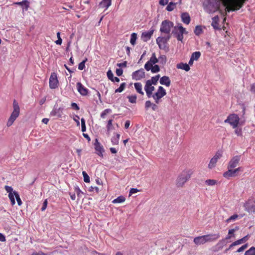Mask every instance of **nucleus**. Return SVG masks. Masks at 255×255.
<instances>
[{
  "instance_id": "f257e3e1",
  "label": "nucleus",
  "mask_w": 255,
  "mask_h": 255,
  "mask_svg": "<svg viewBox=\"0 0 255 255\" xmlns=\"http://www.w3.org/2000/svg\"><path fill=\"white\" fill-rule=\"evenodd\" d=\"M248 0H206L204 5L205 10L209 13L218 11L222 3L226 6L227 11H235L242 8Z\"/></svg>"
},
{
  "instance_id": "f03ea898",
  "label": "nucleus",
  "mask_w": 255,
  "mask_h": 255,
  "mask_svg": "<svg viewBox=\"0 0 255 255\" xmlns=\"http://www.w3.org/2000/svg\"><path fill=\"white\" fill-rule=\"evenodd\" d=\"M220 234H208L197 236L194 238V244L197 246L202 245L208 242H213L217 241L220 238Z\"/></svg>"
},
{
  "instance_id": "7ed1b4c3",
  "label": "nucleus",
  "mask_w": 255,
  "mask_h": 255,
  "mask_svg": "<svg viewBox=\"0 0 255 255\" xmlns=\"http://www.w3.org/2000/svg\"><path fill=\"white\" fill-rule=\"evenodd\" d=\"M191 175L192 172L190 170H184L176 179V187H183L186 182L190 180Z\"/></svg>"
},
{
  "instance_id": "20e7f679",
  "label": "nucleus",
  "mask_w": 255,
  "mask_h": 255,
  "mask_svg": "<svg viewBox=\"0 0 255 255\" xmlns=\"http://www.w3.org/2000/svg\"><path fill=\"white\" fill-rule=\"evenodd\" d=\"M12 106L13 111L7 121V127H10L20 114V109L19 106L15 100L13 102Z\"/></svg>"
},
{
  "instance_id": "39448f33",
  "label": "nucleus",
  "mask_w": 255,
  "mask_h": 255,
  "mask_svg": "<svg viewBox=\"0 0 255 255\" xmlns=\"http://www.w3.org/2000/svg\"><path fill=\"white\" fill-rule=\"evenodd\" d=\"M187 33L185 27H183L181 24H179L174 27L172 33L176 37L179 41H182L184 38L183 34Z\"/></svg>"
},
{
  "instance_id": "423d86ee",
  "label": "nucleus",
  "mask_w": 255,
  "mask_h": 255,
  "mask_svg": "<svg viewBox=\"0 0 255 255\" xmlns=\"http://www.w3.org/2000/svg\"><path fill=\"white\" fill-rule=\"evenodd\" d=\"M174 27L173 22L169 20H164L161 22L160 31L162 33H165L167 35L170 34L172 27Z\"/></svg>"
},
{
  "instance_id": "0eeeda50",
  "label": "nucleus",
  "mask_w": 255,
  "mask_h": 255,
  "mask_svg": "<svg viewBox=\"0 0 255 255\" xmlns=\"http://www.w3.org/2000/svg\"><path fill=\"white\" fill-rule=\"evenodd\" d=\"M240 121V118L238 115L232 114L228 116L226 120L224 121V123L229 124L233 128H235L238 127Z\"/></svg>"
},
{
  "instance_id": "6e6552de",
  "label": "nucleus",
  "mask_w": 255,
  "mask_h": 255,
  "mask_svg": "<svg viewBox=\"0 0 255 255\" xmlns=\"http://www.w3.org/2000/svg\"><path fill=\"white\" fill-rule=\"evenodd\" d=\"M166 94V91L164 90V88L162 86H159L157 92L152 95L155 103L159 104L161 98L165 96Z\"/></svg>"
},
{
  "instance_id": "1a4fd4ad",
  "label": "nucleus",
  "mask_w": 255,
  "mask_h": 255,
  "mask_svg": "<svg viewBox=\"0 0 255 255\" xmlns=\"http://www.w3.org/2000/svg\"><path fill=\"white\" fill-rule=\"evenodd\" d=\"M171 38V35L166 36H159L156 38V43L160 49H165L167 47V42Z\"/></svg>"
},
{
  "instance_id": "9d476101",
  "label": "nucleus",
  "mask_w": 255,
  "mask_h": 255,
  "mask_svg": "<svg viewBox=\"0 0 255 255\" xmlns=\"http://www.w3.org/2000/svg\"><path fill=\"white\" fill-rule=\"evenodd\" d=\"M223 156V153L221 151H218L213 158L210 160L208 164L209 169H213L215 167L218 160Z\"/></svg>"
},
{
  "instance_id": "9b49d317",
  "label": "nucleus",
  "mask_w": 255,
  "mask_h": 255,
  "mask_svg": "<svg viewBox=\"0 0 255 255\" xmlns=\"http://www.w3.org/2000/svg\"><path fill=\"white\" fill-rule=\"evenodd\" d=\"M240 162V156H235L233 157L231 160H229V162L227 165L228 170H233L236 167L239 165V163Z\"/></svg>"
},
{
  "instance_id": "f8f14e48",
  "label": "nucleus",
  "mask_w": 255,
  "mask_h": 255,
  "mask_svg": "<svg viewBox=\"0 0 255 255\" xmlns=\"http://www.w3.org/2000/svg\"><path fill=\"white\" fill-rule=\"evenodd\" d=\"M243 171L242 167H238L237 168H235L233 170H228L227 171L224 172L223 176L226 178H229L238 175V172Z\"/></svg>"
},
{
  "instance_id": "ddd939ff",
  "label": "nucleus",
  "mask_w": 255,
  "mask_h": 255,
  "mask_svg": "<svg viewBox=\"0 0 255 255\" xmlns=\"http://www.w3.org/2000/svg\"><path fill=\"white\" fill-rule=\"evenodd\" d=\"M158 62V60L156 57V55L155 53H153L151 55V56L150 58L149 61H148L144 65V68L147 71H149V70L151 69L152 66L153 64H155Z\"/></svg>"
},
{
  "instance_id": "4468645a",
  "label": "nucleus",
  "mask_w": 255,
  "mask_h": 255,
  "mask_svg": "<svg viewBox=\"0 0 255 255\" xmlns=\"http://www.w3.org/2000/svg\"><path fill=\"white\" fill-rule=\"evenodd\" d=\"M238 230H239V227L238 226L236 227L235 229L229 230L228 235L226 237V238L220 241L217 245H219L221 247H223L224 245L226 244V240L230 239L232 237L234 236L235 232Z\"/></svg>"
},
{
  "instance_id": "2eb2a0df",
  "label": "nucleus",
  "mask_w": 255,
  "mask_h": 255,
  "mask_svg": "<svg viewBox=\"0 0 255 255\" xmlns=\"http://www.w3.org/2000/svg\"><path fill=\"white\" fill-rule=\"evenodd\" d=\"M49 87L51 89H55L58 87V80L56 73L53 72L49 78Z\"/></svg>"
},
{
  "instance_id": "dca6fc26",
  "label": "nucleus",
  "mask_w": 255,
  "mask_h": 255,
  "mask_svg": "<svg viewBox=\"0 0 255 255\" xmlns=\"http://www.w3.org/2000/svg\"><path fill=\"white\" fill-rule=\"evenodd\" d=\"M246 211L255 212V200L249 199L244 204Z\"/></svg>"
},
{
  "instance_id": "f3484780",
  "label": "nucleus",
  "mask_w": 255,
  "mask_h": 255,
  "mask_svg": "<svg viewBox=\"0 0 255 255\" xmlns=\"http://www.w3.org/2000/svg\"><path fill=\"white\" fill-rule=\"evenodd\" d=\"M152 83L149 80L146 81V84L144 86V90L146 93V96L148 98L152 97L153 91L154 90V87L152 86Z\"/></svg>"
},
{
  "instance_id": "a211bd4d",
  "label": "nucleus",
  "mask_w": 255,
  "mask_h": 255,
  "mask_svg": "<svg viewBox=\"0 0 255 255\" xmlns=\"http://www.w3.org/2000/svg\"><path fill=\"white\" fill-rule=\"evenodd\" d=\"M4 188L7 193H8V197L12 205H14L15 204V200L14 198L15 191H13L12 187L8 186V185H5Z\"/></svg>"
},
{
  "instance_id": "6ab92c4d",
  "label": "nucleus",
  "mask_w": 255,
  "mask_h": 255,
  "mask_svg": "<svg viewBox=\"0 0 255 255\" xmlns=\"http://www.w3.org/2000/svg\"><path fill=\"white\" fill-rule=\"evenodd\" d=\"M132 78L136 81L142 79L145 77V72L143 69L137 70L136 71L133 72L131 75Z\"/></svg>"
},
{
  "instance_id": "aec40b11",
  "label": "nucleus",
  "mask_w": 255,
  "mask_h": 255,
  "mask_svg": "<svg viewBox=\"0 0 255 255\" xmlns=\"http://www.w3.org/2000/svg\"><path fill=\"white\" fill-rule=\"evenodd\" d=\"M76 85L78 92L80 93L82 96H86L88 95L89 92L88 89L84 87L81 82H77Z\"/></svg>"
},
{
  "instance_id": "412c9836",
  "label": "nucleus",
  "mask_w": 255,
  "mask_h": 255,
  "mask_svg": "<svg viewBox=\"0 0 255 255\" xmlns=\"http://www.w3.org/2000/svg\"><path fill=\"white\" fill-rule=\"evenodd\" d=\"M95 147L96 150L97 151V154L99 156L103 157V152H104V148L101 144L99 142L98 139H96V141L95 143Z\"/></svg>"
},
{
  "instance_id": "4be33fe9",
  "label": "nucleus",
  "mask_w": 255,
  "mask_h": 255,
  "mask_svg": "<svg viewBox=\"0 0 255 255\" xmlns=\"http://www.w3.org/2000/svg\"><path fill=\"white\" fill-rule=\"evenodd\" d=\"M154 33V29H151L149 31H145L141 33V38L144 42H147L152 37Z\"/></svg>"
},
{
  "instance_id": "5701e85b",
  "label": "nucleus",
  "mask_w": 255,
  "mask_h": 255,
  "mask_svg": "<svg viewBox=\"0 0 255 255\" xmlns=\"http://www.w3.org/2000/svg\"><path fill=\"white\" fill-rule=\"evenodd\" d=\"M219 21L220 18L218 15L214 16V17L212 18V22L211 25L212 27H213L214 29H221V28L220 26Z\"/></svg>"
},
{
  "instance_id": "b1692460",
  "label": "nucleus",
  "mask_w": 255,
  "mask_h": 255,
  "mask_svg": "<svg viewBox=\"0 0 255 255\" xmlns=\"http://www.w3.org/2000/svg\"><path fill=\"white\" fill-rule=\"evenodd\" d=\"M181 17L182 21L185 24H189L191 21V18L188 12H184L182 13Z\"/></svg>"
},
{
  "instance_id": "393cba45",
  "label": "nucleus",
  "mask_w": 255,
  "mask_h": 255,
  "mask_svg": "<svg viewBox=\"0 0 255 255\" xmlns=\"http://www.w3.org/2000/svg\"><path fill=\"white\" fill-rule=\"evenodd\" d=\"M160 84L165 85L166 87H169L171 85V80L167 76H163L159 79Z\"/></svg>"
},
{
  "instance_id": "a878e982",
  "label": "nucleus",
  "mask_w": 255,
  "mask_h": 255,
  "mask_svg": "<svg viewBox=\"0 0 255 255\" xmlns=\"http://www.w3.org/2000/svg\"><path fill=\"white\" fill-rule=\"evenodd\" d=\"M13 4L22 6L24 8L25 10L27 11L29 7L30 2L28 0H23L21 2H13Z\"/></svg>"
},
{
  "instance_id": "bb28decb",
  "label": "nucleus",
  "mask_w": 255,
  "mask_h": 255,
  "mask_svg": "<svg viewBox=\"0 0 255 255\" xmlns=\"http://www.w3.org/2000/svg\"><path fill=\"white\" fill-rule=\"evenodd\" d=\"M112 0H102L99 3V6L102 8L107 9L111 6Z\"/></svg>"
},
{
  "instance_id": "cd10ccee",
  "label": "nucleus",
  "mask_w": 255,
  "mask_h": 255,
  "mask_svg": "<svg viewBox=\"0 0 255 255\" xmlns=\"http://www.w3.org/2000/svg\"><path fill=\"white\" fill-rule=\"evenodd\" d=\"M134 88L137 93L141 94L142 96L144 95V93L142 91V86L140 82H135L134 84Z\"/></svg>"
},
{
  "instance_id": "c85d7f7f",
  "label": "nucleus",
  "mask_w": 255,
  "mask_h": 255,
  "mask_svg": "<svg viewBox=\"0 0 255 255\" xmlns=\"http://www.w3.org/2000/svg\"><path fill=\"white\" fill-rule=\"evenodd\" d=\"M176 67L177 68L183 69L186 72L189 71L190 69L189 65H188V64L187 63H180L179 64H178Z\"/></svg>"
},
{
  "instance_id": "c756f323",
  "label": "nucleus",
  "mask_w": 255,
  "mask_h": 255,
  "mask_svg": "<svg viewBox=\"0 0 255 255\" xmlns=\"http://www.w3.org/2000/svg\"><path fill=\"white\" fill-rule=\"evenodd\" d=\"M120 133H117L115 136H114L111 138V142L113 145H118L119 144V139L120 137Z\"/></svg>"
},
{
  "instance_id": "7c9ffc66",
  "label": "nucleus",
  "mask_w": 255,
  "mask_h": 255,
  "mask_svg": "<svg viewBox=\"0 0 255 255\" xmlns=\"http://www.w3.org/2000/svg\"><path fill=\"white\" fill-rule=\"evenodd\" d=\"M177 3V2H169L167 7H166V10L168 11H172L173 10H174L175 7H176Z\"/></svg>"
},
{
  "instance_id": "2f4dec72",
  "label": "nucleus",
  "mask_w": 255,
  "mask_h": 255,
  "mask_svg": "<svg viewBox=\"0 0 255 255\" xmlns=\"http://www.w3.org/2000/svg\"><path fill=\"white\" fill-rule=\"evenodd\" d=\"M249 238V235H248L245 236L244 238L239 239L236 241H235V244H237V245H240L243 244V243L246 242L248 240Z\"/></svg>"
},
{
  "instance_id": "473e14b6",
  "label": "nucleus",
  "mask_w": 255,
  "mask_h": 255,
  "mask_svg": "<svg viewBox=\"0 0 255 255\" xmlns=\"http://www.w3.org/2000/svg\"><path fill=\"white\" fill-rule=\"evenodd\" d=\"M126 200V198L123 196H120L117 197L116 199H114L113 200V203H120L124 202Z\"/></svg>"
},
{
  "instance_id": "72a5a7b5",
  "label": "nucleus",
  "mask_w": 255,
  "mask_h": 255,
  "mask_svg": "<svg viewBox=\"0 0 255 255\" xmlns=\"http://www.w3.org/2000/svg\"><path fill=\"white\" fill-rule=\"evenodd\" d=\"M137 39V33H132L131 34L130 42L131 45H134L136 43V40Z\"/></svg>"
},
{
  "instance_id": "f704fd0d",
  "label": "nucleus",
  "mask_w": 255,
  "mask_h": 255,
  "mask_svg": "<svg viewBox=\"0 0 255 255\" xmlns=\"http://www.w3.org/2000/svg\"><path fill=\"white\" fill-rule=\"evenodd\" d=\"M160 75H157L154 77H153L151 78V79H148L149 81L151 82V84L157 85V83L159 79Z\"/></svg>"
},
{
  "instance_id": "c9c22d12",
  "label": "nucleus",
  "mask_w": 255,
  "mask_h": 255,
  "mask_svg": "<svg viewBox=\"0 0 255 255\" xmlns=\"http://www.w3.org/2000/svg\"><path fill=\"white\" fill-rule=\"evenodd\" d=\"M203 30H202V27L201 26H197L195 27L194 29V33L197 35L199 36L200 34L202 33Z\"/></svg>"
},
{
  "instance_id": "e433bc0d",
  "label": "nucleus",
  "mask_w": 255,
  "mask_h": 255,
  "mask_svg": "<svg viewBox=\"0 0 255 255\" xmlns=\"http://www.w3.org/2000/svg\"><path fill=\"white\" fill-rule=\"evenodd\" d=\"M245 255H255V247H251L249 250L246 251Z\"/></svg>"
},
{
  "instance_id": "4c0bfd02",
  "label": "nucleus",
  "mask_w": 255,
  "mask_h": 255,
  "mask_svg": "<svg viewBox=\"0 0 255 255\" xmlns=\"http://www.w3.org/2000/svg\"><path fill=\"white\" fill-rule=\"evenodd\" d=\"M200 56H201V53H200V51L194 52L191 54V57L193 58V59L194 60H198Z\"/></svg>"
},
{
  "instance_id": "58836bf2",
  "label": "nucleus",
  "mask_w": 255,
  "mask_h": 255,
  "mask_svg": "<svg viewBox=\"0 0 255 255\" xmlns=\"http://www.w3.org/2000/svg\"><path fill=\"white\" fill-rule=\"evenodd\" d=\"M238 217L239 215L238 214L233 215L232 216L228 218L227 220H226V222L227 223H230L231 221L237 220Z\"/></svg>"
},
{
  "instance_id": "ea45409f",
  "label": "nucleus",
  "mask_w": 255,
  "mask_h": 255,
  "mask_svg": "<svg viewBox=\"0 0 255 255\" xmlns=\"http://www.w3.org/2000/svg\"><path fill=\"white\" fill-rule=\"evenodd\" d=\"M126 84L125 82H123V83H122L120 85V87H119L118 88H117L116 90H115V92L116 93H121V92H122L124 90L125 87H126Z\"/></svg>"
},
{
  "instance_id": "a19ab883",
  "label": "nucleus",
  "mask_w": 255,
  "mask_h": 255,
  "mask_svg": "<svg viewBox=\"0 0 255 255\" xmlns=\"http://www.w3.org/2000/svg\"><path fill=\"white\" fill-rule=\"evenodd\" d=\"M111 112L112 111L111 109H106L101 113V118L103 119L105 118L106 115L109 114V113H111Z\"/></svg>"
},
{
  "instance_id": "79ce46f5",
  "label": "nucleus",
  "mask_w": 255,
  "mask_h": 255,
  "mask_svg": "<svg viewBox=\"0 0 255 255\" xmlns=\"http://www.w3.org/2000/svg\"><path fill=\"white\" fill-rule=\"evenodd\" d=\"M88 59L87 58L83 60L82 62L80 63L78 65V68L79 70H83L85 67V63L87 61Z\"/></svg>"
},
{
  "instance_id": "37998d69",
  "label": "nucleus",
  "mask_w": 255,
  "mask_h": 255,
  "mask_svg": "<svg viewBox=\"0 0 255 255\" xmlns=\"http://www.w3.org/2000/svg\"><path fill=\"white\" fill-rule=\"evenodd\" d=\"M235 133L237 136H243V130L241 128H235Z\"/></svg>"
},
{
  "instance_id": "c03bdc74",
  "label": "nucleus",
  "mask_w": 255,
  "mask_h": 255,
  "mask_svg": "<svg viewBox=\"0 0 255 255\" xmlns=\"http://www.w3.org/2000/svg\"><path fill=\"white\" fill-rule=\"evenodd\" d=\"M14 194H15V197L16 200H17L18 205L19 206L21 205L22 204V202L21 200L20 199V197L19 195L18 192H17V191H15Z\"/></svg>"
},
{
  "instance_id": "a18cd8bd",
  "label": "nucleus",
  "mask_w": 255,
  "mask_h": 255,
  "mask_svg": "<svg viewBox=\"0 0 255 255\" xmlns=\"http://www.w3.org/2000/svg\"><path fill=\"white\" fill-rule=\"evenodd\" d=\"M129 102L135 103L136 102L137 96L136 95H131L128 97Z\"/></svg>"
},
{
  "instance_id": "49530a36",
  "label": "nucleus",
  "mask_w": 255,
  "mask_h": 255,
  "mask_svg": "<svg viewBox=\"0 0 255 255\" xmlns=\"http://www.w3.org/2000/svg\"><path fill=\"white\" fill-rule=\"evenodd\" d=\"M152 73H157L159 72L160 67L159 66L155 65L154 66H151V69H150Z\"/></svg>"
},
{
  "instance_id": "de8ad7c7",
  "label": "nucleus",
  "mask_w": 255,
  "mask_h": 255,
  "mask_svg": "<svg viewBox=\"0 0 255 255\" xmlns=\"http://www.w3.org/2000/svg\"><path fill=\"white\" fill-rule=\"evenodd\" d=\"M205 183L208 185H214L217 184V181L209 179V180H207L205 181Z\"/></svg>"
},
{
  "instance_id": "09e8293b",
  "label": "nucleus",
  "mask_w": 255,
  "mask_h": 255,
  "mask_svg": "<svg viewBox=\"0 0 255 255\" xmlns=\"http://www.w3.org/2000/svg\"><path fill=\"white\" fill-rule=\"evenodd\" d=\"M82 175L83 177V180L85 182H89L90 181V177L86 171H83Z\"/></svg>"
},
{
  "instance_id": "8fccbe9b",
  "label": "nucleus",
  "mask_w": 255,
  "mask_h": 255,
  "mask_svg": "<svg viewBox=\"0 0 255 255\" xmlns=\"http://www.w3.org/2000/svg\"><path fill=\"white\" fill-rule=\"evenodd\" d=\"M81 130L82 132H85L86 130V126L85 123V120L84 118H82L81 120Z\"/></svg>"
},
{
  "instance_id": "3c124183",
  "label": "nucleus",
  "mask_w": 255,
  "mask_h": 255,
  "mask_svg": "<svg viewBox=\"0 0 255 255\" xmlns=\"http://www.w3.org/2000/svg\"><path fill=\"white\" fill-rule=\"evenodd\" d=\"M113 120L112 119H111V120H109L108 122V124L107 125V130L108 131H110L111 130V129H112V127H113V124H112V122H113Z\"/></svg>"
},
{
  "instance_id": "603ef678",
  "label": "nucleus",
  "mask_w": 255,
  "mask_h": 255,
  "mask_svg": "<svg viewBox=\"0 0 255 255\" xmlns=\"http://www.w3.org/2000/svg\"><path fill=\"white\" fill-rule=\"evenodd\" d=\"M107 76L109 79L111 80V81H114V76L110 70L107 73Z\"/></svg>"
},
{
  "instance_id": "864d4df0",
  "label": "nucleus",
  "mask_w": 255,
  "mask_h": 255,
  "mask_svg": "<svg viewBox=\"0 0 255 255\" xmlns=\"http://www.w3.org/2000/svg\"><path fill=\"white\" fill-rule=\"evenodd\" d=\"M248 247V245L247 244L242 245V246L241 247H240V248L238 249V250H237V252H243V251H245L246 250V249Z\"/></svg>"
},
{
  "instance_id": "5fc2aeb1",
  "label": "nucleus",
  "mask_w": 255,
  "mask_h": 255,
  "mask_svg": "<svg viewBox=\"0 0 255 255\" xmlns=\"http://www.w3.org/2000/svg\"><path fill=\"white\" fill-rule=\"evenodd\" d=\"M48 202L47 199H45L44 202H43V205L42 206V208H41V210L42 211H44L45 210V209L47 208V206Z\"/></svg>"
},
{
  "instance_id": "6e6d98bb",
  "label": "nucleus",
  "mask_w": 255,
  "mask_h": 255,
  "mask_svg": "<svg viewBox=\"0 0 255 255\" xmlns=\"http://www.w3.org/2000/svg\"><path fill=\"white\" fill-rule=\"evenodd\" d=\"M150 107H152V103L149 100L146 101L145 103V109L148 110V108H150Z\"/></svg>"
},
{
  "instance_id": "4d7b16f0",
  "label": "nucleus",
  "mask_w": 255,
  "mask_h": 255,
  "mask_svg": "<svg viewBox=\"0 0 255 255\" xmlns=\"http://www.w3.org/2000/svg\"><path fill=\"white\" fill-rule=\"evenodd\" d=\"M139 190L137 189V188H131L129 191V196H131V194L134 193H136L138 192Z\"/></svg>"
},
{
  "instance_id": "13d9d810",
  "label": "nucleus",
  "mask_w": 255,
  "mask_h": 255,
  "mask_svg": "<svg viewBox=\"0 0 255 255\" xmlns=\"http://www.w3.org/2000/svg\"><path fill=\"white\" fill-rule=\"evenodd\" d=\"M168 0H159V3L161 5H165L168 3Z\"/></svg>"
},
{
  "instance_id": "bf43d9fd",
  "label": "nucleus",
  "mask_w": 255,
  "mask_h": 255,
  "mask_svg": "<svg viewBox=\"0 0 255 255\" xmlns=\"http://www.w3.org/2000/svg\"><path fill=\"white\" fill-rule=\"evenodd\" d=\"M151 108L153 110V111H156V110L158 109V106L157 103H152Z\"/></svg>"
},
{
  "instance_id": "052dcab7",
  "label": "nucleus",
  "mask_w": 255,
  "mask_h": 255,
  "mask_svg": "<svg viewBox=\"0 0 255 255\" xmlns=\"http://www.w3.org/2000/svg\"><path fill=\"white\" fill-rule=\"evenodd\" d=\"M30 255H47V254L44 253L43 252L39 251L38 252V253H37V252H35V253H33Z\"/></svg>"
},
{
  "instance_id": "680f3d73",
  "label": "nucleus",
  "mask_w": 255,
  "mask_h": 255,
  "mask_svg": "<svg viewBox=\"0 0 255 255\" xmlns=\"http://www.w3.org/2000/svg\"><path fill=\"white\" fill-rule=\"evenodd\" d=\"M123 71L122 69H117L116 70V73L118 76H121L123 74Z\"/></svg>"
},
{
  "instance_id": "e2e57ef3",
  "label": "nucleus",
  "mask_w": 255,
  "mask_h": 255,
  "mask_svg": "<svg viewBox=\"0 0 255 255\" xmlns=\"http://www.w3.org/2000/svg\"><path fill=\"white\" fill-rule=\"evenodd\" d=\"M71 106L73 109H75L76 110H79V106H78L76 103H72L71 104Z\"/></svg>"
},
{
  "instance_id": "0e129e2a",
  "label": "nucleus",
  "mask_w": 255,
  "mask_h": 255,
  "mask_svg": "<svg viewBox=\"0 0 255 255\" xmlns=\"http://www.w3.org/2000/svg\"><path fill=\"white\" fill-rule=\"evenodd\" d=\"M117 66L119 67H126L127 61H125L123 63H118Z\"/></svg>"
},
{
  "instance_id": "69168bd1",
  "label": "nucleus",
  "mask_w": 255,
  "mask_h": 255,
  "mask_svg": "<svg viewBox=\"0 0 255 255\" xmlns=\"http://www.w3.org/2000/svg\"><path fill=\"white\" fill-rule=\"evenodd\" d=\"M73 119L76 122L77 125L78 126H79L80 125V122L79 121V116L77 115H76L75 118H74Z\"/></svg>"
},
{
  "instance_id": "338daca9",
  "label": "nucleus",
  "mask_w": 255,
  "mask_h": 255,
  "mask_svg": "<svg viewBox=\"0 0 255 255\" xmlns=\"http://www.w3.org/2000/svg\"><path fill=\"white\" fill-rule=\"evenodd\" d=\"M130 121H126V123L125 124V128H126V129H128V128H129V125H130Z\"/></svg>"
},
{
  "instance_id": "774afa93",
  "label": "nucleus",
  "mask_w": 255,
  "mask_h": 255,
  "mask_svg": "<svg viewBox=\"0 0 255 255\" xmlns=\"http://www.w3.org/2000/svg\"><path fill=\"white\" fill-rule=\"evenodd\" d=\"M251 91L252 92V93H255V84H253L251 85Z\"/></svg>"
}]
</instances>
